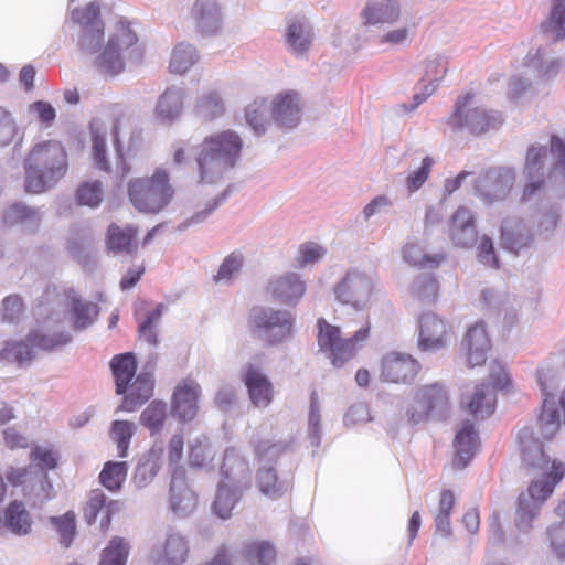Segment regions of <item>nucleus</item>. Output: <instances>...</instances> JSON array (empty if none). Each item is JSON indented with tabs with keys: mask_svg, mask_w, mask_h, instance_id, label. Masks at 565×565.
<instances>
[{
	"mask_svg": "<svg viewBox=\"0 0 565 565\" xmlns=\"http://www.w3.org/2000/svg\"><path fill=\"white\" fill-rule=\"evenodd\" d=\"M451 326L434 312H425L418 320L417 348L423 353H436L449 345Z\"/></svg>",
	"mask_w": 565,
	"mask_h": 565,
	"instance_id": "4468645a",
	"label": "nucleus"
},
{
	"mask_svg": "<svg viewBox=\"0 0 565 565\" xmlns=\"http://www.w3.org/2000/svg\"><path fill=\"white\" fill-rule=\"evenodd\" d=\"M267 111L268 108L264 103H253L245 109L246 122L254 130L256 136H262L266 131Z\"/></svg>",
	"mask_w": 565,
	"mask_h": 565,
	"instance_id": "69168bd1",
	"label": "nucleus"
},
{
	"mask_svg": "<svg viewBox=\"0 0 565 565\" xmlns=\"http://www.w3.org/2000/svg\"><path fill=\"white\" fill-rule=\"evenodd\" d=\"M222 483L241 490L250 488V470L248 462L239 456L236 449L227 448L221 467Z\"/></svg>",
	"mask_w": 565,
	"mask_h": 565,
	"instance_id": "412c9836",
	"label": "nucleus"
},
{
	"mask_svg": "<svg viewBox=\"0 0 565 565\" xmlns=\"http://www.w3.org/2000/svg\"><path fill=\"white\" fill-rule=\"evenodd\" d=\"M523 462L539 470L527 488L521 493L514 516V525L519 532L527 534L532 522L537 518L545 500L553 493L556 483L565 476V466L561 461H551L544 454L542 443L534 436L533 427L524 426L516 435Z\"/></svg>",
	"mask_w": 565,
	"mask_h": 565,
	"instance_id": "f257e3e1",
	"label": "nucleus"
},
{
	"mask_svg": "<svg viewBox=\"0 0 565 565\" xmlns=\"http://www.w3.org/2000/svg\"><path fill=\"white\" fill-rule=\"evenodd\" d=\"M241 137L226 130L204 139L196 154L199 182L212 184L236 166L242 150Z\"/></svg>",
	"mask_w": 565,
	"mask_h": 565,
	"instance_id": "20e7f679",
	"label": "nucleus"
},
{
	"mask_svg": "<svg viewBox=\"0 0 565 565\" xmlns=\"http://www.w3.org/2000/svg\"><path fill=\"white\" fill-rule=\"evenodd\" d=\"M135 433V425L128 420H115L111 424V438L117 444L119 457L127 456L131 437Z\"/></svg>",
	"mask_w": 565,
	"mask_h": 565,
	"instance_id": "052dcab7",
	"label": "nucleus"
},
{
	"mask_svg": "<svg viewBox=\"0 0 565 565\" xmlns=\"http://www.w3.org/2000/svg\"><path fill=\"white\" fill-rule=\"evenodd\" d=\"M372 290L373 279L355 268L348 270L333 288L335 299L342 305L352 307L355 311L366 308Z\"/></svg>",
	"mask_w": 565,
	"mask_h": 565,
	"instance_id": "ddd939ff",
	"label": "nucleus"
},
{
	"mask_svg": "<svg viewBox=\"0 0 565 565\" xmlns=\"http://www.w3.org/2000/svg\"><path fill=\"white\" fill-rule=\"evenodd\" d=\"M290 447L287 440L271 441L269 439L259 440L255 446V454L260 466L270 465Z\"/></svg>",
	"mask_w": 565,
	"mask_h": 565,
	"instance_id": "4d7b16f0",
	"label": "nucleus"
},
{
	"mask_svg": "<svg viewBox=\"0 0 565 565\" xmlns=\"http://www.w3.org/2000/svg\"><path fill=\"white\" fill-rule=\"evenodd\" d=\"M4 526L13 534L22 536L31 532L32 521L30 513L22 502L13 501L4 512Z\"/></svg>",
	"mask_w": 565,
	"mask_h": 565,
	"instance_id": "a18cd8bd",
	"label": "nucleus"
},
{
	"mask_svg": "<svg viewBox=\"0 0 565 565\" xmlns=\"http://www.w3.org/2000/svg\"><path fill=\"white\" fill-rule=\"evenodd\" d=\"M546 42L565 39V0H552L550 18L541 25Z\"/></svg>",
	"mask_w": 565,
	"mask_h": 565,
	"instance_id": "37998d69",
	"label": "nucleus"
},
{
	"mask_svg": "<svg viewBox=\"0 0 565 565\" xmlns=\"http://www.w3.org/2000/svg\"><path fill=\"white\" fill-rule=\"evenodd\" d=\"M491 349V341L486 324L480 321L471 326L461 341V350L465 352L467 365L475 367L482 365Z\"/></svg>",
	"mask_w": 565,
	"mask_h": 565,
	"instance_id": "6ab92c4d",
	"label": "nucleus"
},
{
	"mask_svg": "<svg viewBox=\"0 0 565 565\" xmlns=\"http://www.w3.org/2000/svg\"><path fill=\"white\" fill-rule=\"evenodd\" d=\"M448 72V58L444 55H436L433 58L426 61L425 74L422 77V82H428L427 85L436 87L443 81Z\"/></svg>",
	"mask_w": 565,
	"mask_h": 565,
	"instance_id": "0e129e2a",
	"label": "nucleus"
},
{
	"mask_svg": "<svg viewBox=\"0 0 565 565\" xmlns=\"http://www.w3.org/2000/svg\"><path fill=\"white\" fill-rule=\"evenodd\" d=\"M399 15L398 0H372L363 10V17L369 24L394 23Z\"/></svg>",
	"mask_w": 565,
	"mask_h": 565,
	"instance_id": "c9c22d12",
	"label": "nucleus"
},
{
	"mask_svg": "<svg viewBox=\"0 0 565 565\" xmlns=\"http://www.w3.org/2000/svg\"><path fill=\"white\" fill-rule=\"evenodd\" d=\"M128 472V465L125 461L114 462L108 461L105 463L99 479L102 484L110 491L120 489L121 484L126 480Z\"/></svg>",
	"mask_w": 565,
	"mask_h": 565,
	"instance_id": "5fc2aeb1",
	"label": "nucleus"
},
{
	"mask_svg": "<svg viewBox=\"0 0 565 565\" xmlns=\"http://www.w3.org/2000/svg\"><path fill=\"white\" fill-rule=\"evenodd\" d=\"M168 420V405L161 399H154L141 412L139 422L146 427L150 436L154 437L162 433Z\"/></svg>",
	"mask_w": 565,
	"mask_h": 565,
	"instance_id": "79ce46f5",
	"label": "nucleus"
},
{
	"mask_svg": "<svg viewBox=\"0 0 565 565\" xmlns=\"http://www.w3.org/2000/svg\"><path fill=\"white\" fill-rule=\"evenodd\" d=\"M72 20L81 26L77 42L81 51L86 54L97 53L105 38L99 3L93 1L84 9H74Z\"/></svg>",
	"mask_w": 565,
	"mask_h": 565,
	"instance_id": "f8f14e48",
	"label": "nucleus"
},
{
	"mask_svg": "<svg viewBox=\"0 0 565 565\" xmlns=\"http://www.w3.org/2000/svg\"><path fill=\"white\" fill-rule=\"evenodd\" d=\"M244 556L249 565H275L277 552L268 541H255L245 546Z\"/></svg>",
	"mask_w": 565,
	"mask_h": 565,
	"instance_id": "09e8293b",
	"label": "nucleus"
},
{
	"mask_svg": "<svg viewBox=\"0 0 565 565\" xmlns=\"http://www.w3.org/2000/svg\"><path fill=\"white\" fill-rule=\"evenodd\" d=\"M190 556V539L181 530L169 527L161 542L150 551L154 565H184Z\"/></svg>",
	"mask_w": 565,
	"mask_h": 565,
	"instance_id": "2eb2a0df",
	"label": "nucleus"
},
{
	"mask_svg": "<svg viewBox=\"0 0 565 565\" xmlns=\"http://www.w3.org/2000/svg\"><path fill=\"white\" fill-rule=\"evenodd\" d=\"M256 483L259 491L270 499H278L282 497L291 487L287 479L278 478L271 466L259 467L256 476Z\"/></svg>",
	"mask_w": 565,
	"mask_h": 565,
	"instance_id": "ea45409f",
	"label": "nucleus"
},
{
	"mask_svg": "<svg viewBox=\"0 0 565 565\" xmlns=\"http://www.w3.org/2000/svg\"><path fill=\"white\" fill-rule=\"evenodd\" d=\"M407 422L412 425H417L433 419V414L422 397V388L418 387L413 396L412 402L405 411Z\"/></svg>",
	"mask_w": 565,
	"mask_h": 565,
	"instance_id": "680f3d73",
	"label": "nucleus"
},
{
	"mask_svg": "<svg viewBox=\"0 0 565 565\" xmlns=\"http://www.w3.org/2000/svg\"><path fill=\"white\" fill-rule=\"evenodd\" d=\"M31 465L29 469L32 473H40L41 478L45 480V484L42 486L43 491H45L44 499L49 500L53 497L51 491L53 490L52 484L47 481L46 471L54 469L57 465V456L56 452L51 448L45 446H36L32 449L30 454Z\"/></svg>",
	"mask_w": 565,
	"mask_h": 565,
	"instance_id": "f704fd0d",
	"label": "nucleus"
},
{
	"mask_svg": "<svg viewBox=\"0 0 565 565\" xmlns=\"http://www.w3.org/2000/svg\"><path fill=\"white\" fill-rule=\"evenodd\" d=\"M536 375L542 394L537 422L542 436L551 439L559 430L561 425H565V386L561 396L556 398L561 383L565 382V373L554 361H545L537 369Z\"/></svg>",
	"mask_w": 565,
	"mask_h": 565,
	"instance_id": "39448f33",
	"label": "nucleus"
},
{
	"mask_svg": "<svg viewBox=\"0 0 565 565\" xmlns=\"http://www.w3.org/2000/svg\"><path fill=\"white\" fill-rule=\"evenodd\" d=\"M546 536L554 556L565 559V523L559 521L546 529Z\"/></svg>",
	"mask_w": 565,
	"mask_h": 565,
	"instance_id": "774afa93",
	"label": "nucleus"
},
{
	"mask_svg": "<svg viewBox=\"0 0 565 565\" xmlns=\"http://www.w3.org/2000/svg\"><path fill=\"white\" fill-rule=\"evenodd\" d=\"M449 231L456 247H472L478 239L472 211L466 206L458 207L450 218Z\"/></svg>",
	"mask_w": 565,
	"mask_h": 565,
	"instance_id": "393cba45",
	"label": "nucleus"
},
{
	"mask_svg": "<svg viewBox=\"0 0 565 565\" xmlns=\"http://www.w3.org/2000/svg\"><path fill=\"white\" fill-rule=\"evenodd\" d=\"M524 175L526 183L523 202L541 200L555 190L565 186V140L556 135L550 139V148L532 145L525 157Z\"/></svg>",
	"mask_w": 565,
	"mask_h": 565,
	"instance_id": "f03ea898",
	"label": "nucleus"
},
{
	"mask_svg": "<svg viewBox=\"0 0 565 565\" xmlns=\"http://www.w3.org/2000/svg\"><path fill=\"white\" fill-rule=\"evenodd\" d=\"M479 447V434L470 419L462 420L454 439L456 468H465Z\"/></svg>",
	"mask_w": 565,
	"mask_h": 565,
	"instance_id": "b1692460",
	"label": "nucleus"
},
{
	"mask_svg": "<svg viewBox=\"0 0 565 565\" xmlns=\"http://www.w3.org/2000/svg\"><path fill=\"white\" fill-rule=\"evenodd\" d=\"M50 318L42 330L30 332L25 341L8 343L6 351L8 358L19 363L30 362L35 355V349L53 350L71 342L72 335L60 327L53 328Z\"/></svg>",
	"mask_w": 565,
	"mask_h": 565,
	"instance_id": "1a4fd4ad",
	"label": "nucleus"
},
{
	"mask_svg": "<svg viewBox=\"0 0 565 565\" xmlns=\"http://www.w3.org/2000/svg\"><path fill=\"white\" fill-rule=\"evenodd\" d=\"M285 36L288 51L303 55L311 46L313 30L305 17H294L288 21Z\"/></svg>",
	"mask_w": 565,
	"mask_h": 565,
	"instance_id": "cd10ccee",
	"label": "nucleus"
},
{
	"mask_svg": "<svg viewBox=\"0 0 565 565\" xmlns=\"http://www.w3.org/2000/svg\"><path fill=\"white\" fill-rule=\"evenodd\" d=\"M224 103L217 92L210 90L198 96L194 104V113L202 120H213L223 115Z\"/></svg>",
	"mask_w": 565,
	"mask_h": 565,
	"instance_id": "49530a36",
	"label": "nucleus"
},
{
	"mask_svg": "<svg viewBox=\"0 0 565 565\" xmlns=\"http://www.w3.org/2000/svg\"><path fill=\"white\" fill-rule=\"evenodd\" d=\"M500 250L503 254L498 253L497 249H479L477 260L484 267L498 269L503 265H512V260L519 255V249Z\"/></svg>",
	"mask_w": 565,
	"mask_h": 565,
	"instance_id": "13d9d810",
	"label": "nucleus"
},
{
	"mask_svg": "<svg viewBox=\"0 0 565 565\" xmlns=\"http://www.w3.org/2000/svg\"><path fill=\"white\" fill-rule=\"evenodd\" d=\"M67 169V154L58 141L36 143L24 159L25 191L38 194L52 189L66 174Z\"/></svg>",
	"mask_w": 565,
	"mask_h": 565,
	"instance_id": "7ed1b4c3",
	"label": "nucleus"
},
{
	"mask_svg": "<svg viewBox=\"0 0 565 565\" xmlns=\"http://www.w3.org/2000/svg\"><path fill=\"white\" fill-rule=\"evenodd\" d=\"M137 236V230L110 224L107 233V247H130Z\"/></svg>",
	"mask_w": 565,
	"mask_h": 565,
	"instance_id": "338daca9",
	"label": "nucleus"
},
{
	"mask_svg": "<svg viewBox=\"0 0 565 565\" xmlns=\"http://www.w3.org/2000/svg\"><path fill=\"white\" fill-rule=\"evenodd\" d=\"M138 38L130 25L120 21L110 35L105 49L96 58V66L103 73L117 75L125 68V60L139 62L141 52Z\"/></svg>",
	"mask_w": 565,
	"mask_h": 565,
	"instance_id": "0eeeda50",
	"label": "nucleus"
},
{
	"mask_svg": "<svg viewBox=\"0 0 565 565\" xmlns=\"http://www.w3.org/2000/svg\"><path fill=\"white\" fill-rule=\"evenodd\" d=\"M3 223L7 225L21 224L28 230L39 226L42 221V212L38 207H31L24 203H14L3 212Z\"/></svg>",
	"mask_w": 565,
	"mask_h": 565,
	"instance_id": "a19ab883",
	"label": "nucleus"
},
{
	"mask_svg": "<svg viewBox=\"0 0 565 565\" xmlns=\"http://www.w3.org/2000/svg\"><path fill=\"white\" fill-rule=\"evenodd\" d=\"M173 195L169 173L162 168H158L150 178H136L128 184L129 200L142 213L161 212L170 204Z\"/></svg>",
	"mask_w": 565,
	"mask_h": 565,
	"instance_id": "423d86ee",
	"label": "nucleus"
},
{
	"mask_svg": "<svg viewBox=\"0 0 565 565\" xmlns=\"http://www.w3.org/2000/svg\"><path fill=\"white\" fill-rule=\"evenodd\" d=\"M420 370V364L411 354L397 351L386 353L381 360L380 377L391 383H411Z\"/></svg>",
	"mask_w": 565,
	"mask_h": 565,
	"instance_id": "a211bd4d",
	"label": "nucleus"
},
{
	"mask_svg": "<svg viewBox=\"0 0 565 565\" xmlns=\"http://www.w3.org/2000/svg\"><path fill=\"white\" fill-rule=\"evenodd\" d=\"M243 380L252 404L257 408L268 407L274 398V387L268 377L257 367L249 365Z\"/></svg>",
	"mask_w": 565,
	"mask_h": 565,
	"instance_id": "bb28decb",
	"label": "nucleus"
},
{
	"mask_svg": "<svg viewBox=\"0 0 565 565\" xmlns=\"http://www.w3.org/2000/svg\"><path fill=\"white\" fill-rule=\"evenodd\" d=\"M106 495L100 489L90 492L89 500L85 508V519L92 524L100 516V527L106 529L110 524L111 513L117 508L116 501H110L106 504Z\"/></svg>",
	"mask_w": 565,
	"mask_h": 565,
	"instance_id": "4c0bfd02",
	"label": "nucleus"
},
{
	"mask_svg": "<svg viewBox=\"0 0 565 565\" xmlns=\"http://www.w3.org/2000/svg\"><path fill=\"white\" fill-rule=\"evenodd\" d=\"M89 129L92 134L93 158L95 166L103 171H109L110 164L106 157L107 126L102 119L94 118L89 124Z\"/></svg>",
	"mask_w": 565,
	"mask_h": 565,
	"instance_id": "c03bdc74",
	"label": "nucleus"
},
{
	"mask_svg": "<svg viewBox=\"0 0 565 565\" xmlns=\"http://www.w3.org/2000/svg\"><path fill=\"white\" fill-rule=\"evenodd\" d=\"M482 308L495 315H508L511 303L505 288L484 287L480 292Z\"/></svg>",
	"mask_w": 565,
	"mask_h": 565,
	"instance_id": "8fccbe9b",
	"label": "nucleus"
},
{
	"mask_svg": "<svg viewBox=\"0 0 565 565\" xmlns=\"http://www.w3.org/2000/svg\"><path fill=\"white\" fill-rule=\"evenodd\" d=\"M244 491L245 490L220 482L213 503L215 513L221 519H228L232 514V510L239 501Z\"/></svg>",
	"mask_w": 565,
	"mask_h": 565,
	"instance_id": "de8ad7c7",
	"label": "nucleus"
},
{
	"mask_svg": "<svg viewBox=\"0 0 565 565\" xmlns=\"http://www.w3.org/2000/svg\"><path fill=\"white\" fill-rule=\"evenodd\" d=\"M199 60L196 49L186 43L178 44L171 55L170 71L174 74H184Z\"/></svg>",
	"mask_w": 565,
	"mask_h": 565,
	"instance_id": "603ef678",
	"label": "nucleus"
},
{
	"mask_svg": "<svg viewBox=\"0 0 565 565\" xmlns=\"http://www.w3.org/2000/svg\"><path fill=\"white\" fill-rule=\"evenodd\" d=\"M294 316L288 310L271 307L253 310L252 323L256 337L268 344L278 343L291 334Z\"/></svg>",
	"mask_w": 565,
	"mask_h": 565,
	"instance_id": "9b49d317",
	"label": "nucleus"
},
{
	"mask_svg": "<svg viewBox=\"0 0 565 565\" xmlns=\"http://www.w3.org/2000/svg\"><path fill=\"white\" fill-rule=\"evenodd\" d=\"M122 402L117 411L134 412L153 395L154 379L149 372H140L135 381L128 385Z\"/></svg>",
	"mask_w": 565,
	"mask_h": 565,
	"instance_id": "c85d7f7f",
	"label": "nucleus"
},
{
	"mask_svg": "<svg viewBox=\"0 0 565 565\" xmlns=\"http://www.w3.org/2000/svg\"><path fill=\"white\" fill-rule=\"evenodd\" d=\"M184 90L182 87H168L160 96L156 106L157 118L166 124L178 119L183 109Z\"/></svg>",
	"mask_w": 565,
	"mask_h": 565,
	"instance_id": "473e14b6",
	"label": "nucleus"
},
{
	"mask_svg": "<svg viewBox=\"0 0 565 565\" xmlns=\"http://www.w3.org/2000/svg\"><path fill=\"white\" fill-rule=\"evenodd\" d=\"M461 404L476 419H484L495 409L497 394L490 384L480 383L463 393Z\"/></svg>",
	"mask_w": 565,
	"mask_h": 565,
	"instance_id": "4be33fe9",
	"label": "nucleus"
},
{
	"mask_svg": "<svg viewBox=\"0 0 565 565\" xmlns=\"http://www.w3.org/2000/svg\"><path fill=\"white\" fill-rule=\"evenodd\" d=\"M422 397L425 399L433 419L444 420L448 417L451 403L448 390L440 383H433L420 386Z\"/></svg>",
	"mask_w": 565,
	"mask_h": 565,
	"instance_id": "2f4dec72",
	"label": "nucleus"
},
{
	"mask_svg": "<svg viewBox=\"0 0 565 565\" xmlns=\"http://www.w3.org/2000/svg\"><path fill=\"white\" fill-rule=\"evenodd\" d=\"M192 14L202 34H215L222 26L223 17L216 0H196L192 8Z\"/></svg>",
	"mask_w": 565,
	"mask_h": 565,
	"instance_id": "7c9ffc66",
	"label": "nucleus"
},
{
	"mask_svg": "<svg viewBox=\"0 0 565 565\" xmlns=\"http://www.w3.org/2000/svg\"><path fill=\"white\" fill-rule=\"evenodd\" d=\"M110 369L116 382V393L118 395L125 394L137 371L134 353L126 352L115 355L110 361Z\"/></svg>",
	"mask_w": 565,
	"mask_h": 565,
	"instance_id": "e433bc0d",
	"label": "nucleus"
},
{
	"mask_svg": "<svg viewBox=\"0 0 565 565\" xmlns=\"http://www.w3.org/2000/svg\"><path fill=\"white\" fill-rule=\"evenodd\" d=\"M268 291L281 303L296 305L306 292V284L298 274L288 273L271 279Z\"/></svg>",
	"mask_w": 565,
	"mask_h": 565,
	"instance_id": "a878e982",
	"label": "nucleus"
},
{
	"mask_svg": "<svg viewBox=\"0 0 565 565\" xmlns=\"http://www.w3.org/2000/svg\"><path fill=\"white\" fill-rule=\"evenodd\" d=\"M500 232L502 247H529L537 243L524 220L516 216L505 217Z\"/></svg>",
	"mask_w": 565,
	"mask_h": 565,
	"instance_id": "c756f323",
	"label": "nucleus"
},
{
	"mask_svg": "<svg viewBox=\"0 0 565 565\" xmlns=\"http://www.w3.org/2000/svg\"><path fill=\"white\" fill-rule=\"evenodd\" d=\"M409 291L414 298L433 301L437 296L438 284L430 274H422L413 280Z\"/></svg>",
	"mask_w": 565,
	"mask_h": 565,
	"instance_id": "bf43d9fd",
	"label": "nucleus"
},
{
	"mask_svg": "<svg viewBox=\"0 0 565 565\" xmlns=\"http://www.w3.org/2000/svg\"><path fill=\"white\" fill-rule=\"evenodd\" d=\"M198 505L195 493L191 490L186 471L182 466H175L171 473L169 486V509L177 518L191 515Z\"/></svg>",
	"mask_w": 565,
	"mask_h": 565,
	"instance_id": "f3484780",
	"label": "nucleus"
},
{
	"mask_svg": "<svg viewBox=\"0 0 565 565\" xmlns=\"http://www.w3.org/2000/svg\"><path fill=\"white\" fill-rule=\"evenodd\" d=\"M318 344L320 350L337 367L342 366L352 359L370 334L369 324L356 330L353 337L349 339L341 338L340 328L328 323L324 319L318 320Z\"/></svg>",
	"mask_w": 565,
	"mask_h": 565,
	"instance_id": "6e6552de",
	"label": "nucleus"
},
{
	"mask_svg": "<svg viewBox=\"0 0 565 565\" xmlns=\"http://www.w3.org/2000/svg\"><path fill=\"white\" fill-rule=\"evenodd\" d=\"M67 299L74 330L82 331L92 326L98 316V306L90 301H83L73 291L68 294Z\"/></svg>",
	"mask_w": 565,
	"mask_h": 565,
	"instance_id": "58836bf2",
	"label": "nucleus"
},
{
	"mask_svg": "<svg viewBox=\"0 0 565 565\" xmlns=\"http://www.w3.org/2000/svg\"><path fill=\"white\" fill-rule=\"evenodd\" d=\"M515 181V173L509 168H492L479 175L475 182L477 195L486 202L504 200Z\"/></svg>",
	"mask_w": 565,
	"mask_h": 565,
	"instance_id": "dca6fc26",
	"label": "nucleus"
},
{
	"mask_svg": "<svg viewBox=\"0 0 565 565\" xmlns=\"http://www.w3.org/2000/svg\"><path fill=\"white\" fill-rule=\"evenodd\" d=\"M201 393L199 384L184 381L179 384L171 398L172 414L181 422L192 420L198 413V398Z\"/></svg>",
	"mask_w": 565,
	"mask_h": 565,
	"instance_id": "aec40b11",
	"label": "nucleus"
},
{
	"mask_svg": "<svg viewBox=\"0 0 565 565\" xmlns=\"http://www.w3.org/2000/svg\"><path fill=\"white\" fill-rule=\"evenodd\" d=\"M163 451V440L157 438L152 447L141 456L132 477V481L138 489L148 487L154 480L162 467Z\"/></svg>",
	"mask_w": 565,
	"mask_h": 565,
	"instance_id": "5701e85b",
	"label": "nucleus"
},
{
	"mask_svg": "<svg viewBox=\"0 0 565 565\" xmlns=\"http://www.w3.org/2000/svg\"><path fill=\"white\" fill-rule=\"evenodd\" d=\"M472 95L466 94L456 102L455 110L449 118L454 130H468L473 135H481L491 129H498L503 119L499 111L483 107H471Z\"/></svg>",
	"mask_w": 565,
	"mask_h": 565,
	"instance_id": "9d476101",
	"label": "nucleus"
},
{
	"mask_svg": "<svg viewBox=\"0 0 565 565\" xmlns=\"http://www.w3.org/2000/svg\"><path fill=\"white\" fill-rule=\"evenodd\" d=\"M558 221L559 206L557 204H553L540 217L534 238L539 237L542 242L548 241L555 233Z\"/></svg>",
	"mask_w": 565,
	"mask_h": 565,
	"instance_id": "e2e57ef3",
	"label": "nucleus"
},
{
	"mask_svg": "<svg viewBox=\"0 0 565 565\" xmlns=\"http://www.w3.org/2000/svg\"><path fill=\"white\" fill-rule=\"evenodd\" d=\"M273 116L276 122L286 128H294L300 121V104L297 94H285L273 102Z\"/></svg>",
	"mask_w": 565,
	"mask_h": 565,
	"instance_id": "72a5a7b5",
	"label": "nucleus"
},
{
	"mask_svg": "<svg viewBox=\"0 0 565 565\" xmlns=\"http://www.w3.org/2000/svg\"><path fill=\"white\" fill-rule=\"evenodd\" d=\"M526 66L537 72L539 78L550 81L558 74L562 62L557 58L547 60L545 51L537 49L534 55L527 56Z\"/></svg>",
	"mask_w": 565,
	"mask_h": 565,
	"instance_id": "3c124183",
	"label": "nucleus"
},
{
	"mask_svg": "<svg viewBox=\"0 0 565 565\" xmlns=\"http://www.w3.org/2000/svg\"><path fill=\"white\" fill-rule=\"evenodd\" d=\"M403 259L413 267L433 269L445 260L441 252L428 253L427 249H403Z\"/></svg>",
	"mask_w": 565,
	"mask_h": 565,
	"instance_id": "864d4df0",
	"label": "nucleus"
},
{
	"mask_svg": "<svg viewBox=\"0 0 565 565\" xmlns=\"http://www.w3.org/2000/svg\"><path fill=\"white\" fill-rule=\"evenodd\" d=\"M129 545L121 537H114L103 550L98 565H126Z\"/></svg>",
	"mask_w": 565,
	"mask_h": 565,
	"instance_id": "6e6d98bb",
	"label": "nucleus"
}]
</instances>
